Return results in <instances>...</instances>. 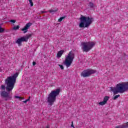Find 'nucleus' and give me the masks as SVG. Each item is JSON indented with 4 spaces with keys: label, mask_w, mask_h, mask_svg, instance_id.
I'll return each mask as SVG.
<instances>
[{
    "label": "nucleus",
    "mask_w": 128,
    "mask_h": 128,
    "mask_svg": "<svg viewBox=\"0 0 128 128\" xmlns=\"http://www.w3.org/2000/svg\"><path fill=\"white\" fill-rule=\"evenodd\" d=\"M18 76V74L16 73L12 76L8 77L5 80V84L6 85V90L10 92H12L14 88V84L16 82V77Z\"/></svg>",
    "instance_id": "f257e3e1"
},
{
    "label": "nucleus",
    "mask_w": 128,
    "mask_h": 128,
    "mask_svg": "<svg viewBox=\"0 0 128 128\" xmlns=\"http://www.w3.org/2000/svg\"><path fill=\"white\" fill-rule=\"evenodd\" d=\"M110 90L114 92V94H124L126 90H128V82L119 83L116 84L115 88H110Z\"/></svg>",
    "instance_id": "f03ea898"
},
{
    "label": "nucleus",
    "mask_w": 128,
    "mask_h": 128,
    "mask_svg": "<svg viewBox=\"0 0 128 128\" xmlns=\"http://www.w3.org/2000/svg\"><path fill=\"white\" fill-rule=\"evenodd\" d=\"M60 88L51 91V92L48 94V97L46 98L48 106H52V104H54L56 100V96L60 94Z\"/></svg>",
    "instance_id": "7ed1b4c3"
},
{
    "label": "nucleus",
    "mask_w": 128,
    "mask_h": 128,
    "mask_svg": "<svg viewBox=\"0 0 128 128\" xmlns=\"http://www.w3.org/2000/svg\"><path fill=\"white\" fill-rule=\"evenodd\" d=\"M80 20V22L79 24V26L80 28H88V26H90L92 24V22H94V18H90V16H84L82 15H81Z\"/></svg>",
    "instance_id": "20e7f679"
},
{
    "label": "nucleus",
    "mask_w": 128,
    "mask_h": 128,
    "mask_svg": "<svg viewBox=\"0 0 128 128\" xmlns=\"http://www.w3.org/2000/svg\"><path fill=\"white\" fill-rule=\"evenodd\" d=\"M95 44L94 42H82L81 43L82 50L83 52H90V50L94 46Z\"/></svg>",
    "instance_id": "39448f33"
},
{
    "label": "nucleus",
    "mask_w": 128,
    "mask_h": 128,
    "mask_svg": "<svg viewBox=\"0 0 128 128\" xmlns=\"http://www.w3.org/2000/svg\"><path fill=\"white\" fill-rule=\"evenodd\" d=\"M74 58V54L70 51L65 58L64 64L66 68H70L72 66Z\"/></svg>",
    "instance_id": "423d86ee"
},
{
    "label": "nucleus",
    "mask_w": 128,
    "mask_h": 128,
    "mask_svg": "<svg viewBox=\"0 0 128 128\" xmlns=\"http://www.w3.org/2000/svg\"><path fill=\"white\" fill-rule=\"evenodd\" d=\"M32 34H29L26 35L25 37H22L21 38H19L16 40V43L18 44L19 46H22V42H28V38H32Z\"/></svg>",
    "instance_id": "0eeeda50"
},
{
    "label": "nucleus",
    "mask_w": 128,
    "mask_h": 128,
    "mask_svg": "<svg viewBox=\"0 0 128 128\" xmlns=\"http://www.w3.org/2000/svg\"><path fill=\"white\" fill-rule=\"evenodd\" d=\"M96 71V70H92V69H87L86 70H84L81 73V76H83V78H88L92 74H94Z\"/></svg>",
    "instance_id": "6e6552de"
},
{
    "label": "nucleus",
    "mask_w": 128,
    "mask_h": 128,
    "mask_svg": "<svg viewBox=\"0 0 128 128\" xmlns=\"http://www.w3.org/2000/svg\"><path fill=\"white\" fill-rule=\"evenodd\" d=\"M0 96L3 98H5V100H12V96L8 92L2 91L0 92Z\"/></svg>",
    "instance_id": "1a4fd4ad"
},
{
    "label": "nucleus",
    "mask_w": 128,
    "mask_h": 128,
    "mask_svg": "<svg viewBox=\"0 0 128 128\" xmlns=\"http://www.w3.org/2000/svg\"><path fill=\"white\" fill-rule=\"evenodd\" d=\"M32 25V24L30 22H28L27 24H26L25 26L21 30H22V32H24V34H26V32H28V28H30Z\"/></svg>",
    "instance_id": "9d476101"
},
{
    "label": "nucleus",
    "mask_w": 128,
    "mask_h": 128,
    "mask_svg": "<svg viewBox=\"0 0 128 128\" xmlns=\"http://www.w3.org/2000/svg\"><path fill=\"white\" fill-rule=\"evenodd\" d=\"M62 54H64V50L59 51L57 54V58H60L62 56Z\"/></svg>",
    "instance_id": "9b49d317"
},
{
    "label": "nucleus",
    "mask_w": 128,
    "mask_h": 128,
    "mask_svg": "<svg viewBox=\"0 0 128 128\" xmlns=\"http://www.w3.org/2000/svg\"><path fill=\"white\" fill-rule=\"evenodd\" d=\"M110 100V97L108 96H105L104 99V102L106 104L108 102V100Z\"/></svg>",
    "instance_id": "f8f14e48"
},
{
    "label": "nucleus",
    "mask_w": 128,
    "mask_h": 128,
    "mask_svg": "<svg viewBox=\"0 0 128 128\" xmlns=\"http://www.w3.org/2000/svg\"><path fill=\"white\" fill-rule=\"evenodd\" d=\"M48 12L50 14H52V12H58V10L51 9V10H49Z\"/></svg>",
    "instance_id": "ddd939ff"
},
{
    "label": "nucleus",
    "mask_w": 128,
    "mask_h": 128,
    "mask_svg": "<svg viewBox=\"0 0 128 128\" xmlns=\"http://www.w3.org/2000/svg\"><path fill=\"white\" fill-rule=\"evenodd\" d=\"M120 95L118 94V95H116L114 96L113 100H116V98H120Z\"/></svg>",
    "instance_id": "4468645a"
},
{
    "label": "nucleus",
    "mask_w": 128,
    "mask_h": 128,
    "mask_svg": "<svg viewBox=\"0 0 128 128\" xmlns=\"http://www.w3.org/2000/svg\"><path fill=\"white\" fill-rule=\"evenodd\" d=\"M0 90H6V86L2 85L0 86Z\"/></svg>",
    "instance_id": "2eb2a0df"
},
{
    "label": "nucleus",
    "mask_w": 128,
    "mask_h": 128,
    "mask_svg": "<svg viewBox=\"0 0 128 128\" xmlns=\"http://www.w3.org/2000/svg\"><path fill=\"white\" fill-rule=\"evenodd\" d=\"M64 18H66V16H63V17L60 18L58 19V22H62V20H64Z\"/></svg>",
    "instance_id": "dca6fc26"
},
{
    "label": "nucleus",
    "mask_w": 128,
    "mask_h": 128,
    "mask_svg": "<svg viewBox=\"0 0 128 128\" xmlns=\"http://www.w3.org/2000/svg\"><path fill=\"white\" fill-rule=\"evenodd\" d=\"M20 28V26H17L14 27L13 30H18Z\"/></svg>",
    "instance_id": "f3484780"
},
{
    "label": "nucleus",
    "mask_w": 128,
    "mask_h": 128,
    "mask_svg": "<svg viewBox=\"0 0 128 128\" xmlns=\"http://www.w3.org/2000/svg\"><path fill=\"white\" fill-rule=\"evenodd\" d=\"M99 104L100 106H104V104H106V103H105L104 101L103 102H100L99 103Z\"/></svg>",
    "instance_id": "a211bd4d"
},
{
    "label": "nucleus",
    "mask_w": 128,
    "mask_h": 128,
    "mask_svg": "<svg viewBox=\"0 0 128 128\" xmlns=\"http://www.w3.org/2000/svg\"><path fill=\"white\" fill-rule=\"evenodd\" d=\"M15 98H19V100H24V98L20 97V96H15Z\"/></svg>",
    "instance_id": "6ab92c4d"
},
{
    "label": "nucleus",
    "mask_w": 128,
    "mask_h": 128,
    "mask_svg": "<svg viewBox=\"0 0 128 128\" xmlns=\"http://www.w3.org/2000/svg\"><path fill=\"white\" fill-rule=\"evenodd\" d=\"M31 6H34V2H32V0H28Z\"/></svg>",
    "instance_id": "aec40b11"
},
{
    "label": "nucleus",
    "mask_w": 128,
    "mask_h": 128,
    "mask_svg": "<svg viewBox=\"0 0 128 128\" xmlns=\"http://www.w3.org/2000/svg\"><path fill=\"white\" fill-rule=\"evenodd\" d=\"M89 6H90V8H92L94 6V3L90 2L89 3Z\"/></svg>",
    "instance_id": "412c9836"
},
{
    "label": "nucleus",
    "mask_w": 128,
    "mask_h": 128,
    "mask_svg": "<svg viewBox=\"0 0 128 128\" xmlns=\"http://www.w3.org/2000/svg\"><path fill=\"white\" fill-rule=\"evenodd\" d=\"M30 97H29L28 99L24 101H23V102H24V104H26V102H28L30 101Z\"/></svg>",
    "instance_id": "4be33fe9"
},
{
    "label": "nucleus",
    "mask_w": 128,
    "mask_h": 128,
    "mask_svg": "<svg viewBox=\"0 0 128 128\" xmlns=\"http://www.w3.org/2000/svg\"><path fill=\"white\" fill-rule=\"evenodd\" d=\"M4 30L2 28V26H0V32H4Z\"/></svg>",
    "instance_id": "5701e85b"
},
{
    "label": "nucleus",
    "mask_w": 128,
    "mask_h": 128,
    "mask_svg": "<svg viewBox=\"0 0 128 128\" xmlns=\"http://www.w3.org/2000/svg\"><path fill=\"white\" fill-rule=\"evenodd\" d=\"M124 126H125L124 128H128V122H127L126 124H124Z\"/></svg>",
    "instance_id": "b1692460"
},
{
    "label": "nucleus",
    "mask_w": 128,
    "mask_h": 128,
    "mask_svg": "<svg viewBox=\"0 0 128 128\" xmlns=\"http://www.w3.org/2000/svg\"><path fill=\"white\" fill-rule=\"evenodd\" d=\"M10 22H12L13 24H14V22H16V20H10Z\"/></svg>",
    "instance_id": "393cba45"
},
{
    "label": "nucleus",
    "mask_w": 128,
    "mask_h": 128,
    "mask_svg": "<svg viewBox=\"0 0 128 128\" xmlns=\"http://www.w3.org/2000/svg\"><path fill=\"white\" fill-rule=\"evenodd\" d=\"M61 70H64V66L62 64H58Z\"/></svg>",
    "instance_id": "a878e982"
},
{
    "label": "nucleus",
    "mask_w": 128,
    "mask_h": 128,
    "mask_svg": "<svg viewBox=\"0 0 128 128\" xmlns=\"http://www.w3.org/2000/svg\"><path fill=\"white\" fill-rule=\"evenodd\" d=\"M71 126H72V128H75L74 126V122H72Z\"/></svg>",
    "instance_id": "bb28decb"
},
{
    "label": "nucleus",
    "mask_w": 128,
    "mask_h": 128,
    "mask_svg": "<svg viewBox=\"0 0 128 128\" xmlns=\"http://www.w3.org/2000/svg\"><path fill=\"white\" fill-rule=\"evenodd\" d=\"M44 12L46 13V12H46V11H41V14H44Z\"/></svg>",
    "instance_id": "cd10ccee"
},
{
    "label": "nucleus",
    "mask_w": 128,
    "mask_h": 128,
    "mask_svg": "<svg viewBox=\"0 0 128 128\" xmlns=\"http://www.w3.org/2000/svg\"><path fill=\"white\" fill-rule=\"evenodd\" d=\"M36 62H32V65H33V66H36Z\"/></svg>",
    "instance_id": "c85d7f7f"
},
{
    "label": "nucleus",
    "mask_w": 128,
    "mask_h": 128,
    "mask_svg": "<svg viewBox=\"0 0 128 128\" xmlns=\"http://www.w3.org/2000/svg\"><path fill=\"white\" fill-rule=\"evenodd\" d=\"M46 128H50V126H46Z\"/></svg>",
    "instance_id": "c756f323"
}]
</instances>
